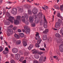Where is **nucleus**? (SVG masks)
I'll list each match as a JSON object with an SVG mask.
<instances>
[{
  "mask_svg": "<svg viewBox=\"0 0 63 63\" xmlns=\"http://www.w3.org/2000/svg\"><path fill=\"white\" fill-rule=\"evenodd\" d=\"M32 12L33 14L35 15V16L33 17L34 18H36L38 16V14L37 13L38 12V9H37L35 7L32 10Z\"/></svg>",
  "mask_w": 63,
  "mask_h": 63,
  "instance_id": "f257e3e1",
  "label": "nucleus"
},
{
  "mask_svg": "<svg viewBox=\"0 0 63 63\" xmlns=\"http://www.w3.org/2000/svg\"><path fill=\"white\" fill-rule=\"evenodd\" d=\"M20 16H16V19H18V20H14V23L15 25H17L19 23V21H20Z\"/></svg>",
  "mask_w": 63,
  "mask_h": 63,
  "instance_id": "f03ea898",
  "label": "nucleus"
},
{
  "mask_svg": "<svg viewBox=\"0 0 63 63\" xmlns=\"http://www.w3.org/2000/svg\"><path fill=\"white\" fill-rule=\"evenodd\" d=\"M24 28L25 30H26V33L27 35L30 34V30L29 27L27 26H25L24 27Z\"/></svg>",
  "mask_w": 63,
  "mask_h": 63,
  "instance_id": "7ed1b4c3",
  "label": "nucleus"
},
{
  "mask_svg": "<svg viewBox=\"0 0 63 63\" xmlns=\"http://www.w3.org/2000/svg\"><path fill=\"white\" fill-rule=\"evenodd\" d=\"M62 20L60 19H58V22L56 23L55 26V28H58L60 26V23H62Z\"/></svg>",
  "mask_w": 63,
  "mask_h": 63,
  "instance_id": "20e7f679",
  "label": "nucleus"
},
{
  "mask_svg": "<svg viewBox=\"0 0 63 63\" xmlns=\"http://www.w3.org/2000/svg\"><path fill=\"white\" fill-rule=\"evenodd\" d=\"M59 43H61L62 44H62L60 45L59 46V49L60 51L61 52H63V41L61 40V41L59 42Z\"/></svg>",
  "mask_w": 63,
  "mask_h": 63,
  "instance_id": "39448f33",
  "label": "nucleus"
},
{
  "mask_svg": "<svg viewBox=\"0 0 63 63\" xmlns=\"http://www.w3.org/2000/svg\"><path fill=\"white\" fill-rule=\"evenodd\" d=\"M17 12V9L16 8H14L12 9L11 12L12 14L16 15Z\"/></svg>",
  "mask_w": 63,
  "mask_h": 63,
  "instance_id": "423d86ee",
  "label": "nucleus"
},
{
  "mask_svg": "<svg viewBox=\"0 0 63 63\" xmlns=\"http://www.w3.org/2000/svg\"><path fill=\"white\" fill-rule=\"evenodd\" d=\"M25 17L26 19H27L25 21V23L27 25H28V23H28L29 20H28V19H28V16L27 15V14H25Z\"/></svg>",
  "mask_w": 63,
  "mask_h": 63,
  "instance_id": "0eeeda50",
  "label": "nucleus"
},
{
  "mask_svg": "<svg viewBox=\"0 0 63 63\" xmlns=\"http://www.w3.org/2000/svg\"><path fill=\"white\" fill-rule=\"evenodd\" d=\"M12 51L14 53H16L18 52V49L16 48H13L12 49Z\"/></svg>",
  "mask_w": 63,
  "mask_h": 63,
  "instance_id": "6e6552de",
  "label": "nucleus"
},
{
  "mask_svg": "<svg viewBox=\"0 0 63 63\" xmlns=\"http://www.w3.org/2000/svg\"><path fill=\"white\" fill-rule=\"evenodd\" d=\"M9 19H10L9 20V21H10L11 23H13V20L15 19V17L11 16L9 17Z\"/></svg>",
  "mask_w": 63,
  "mask_h": 63,
  "instance_id": "1a4fd4ad",
  "label": "nucleus"
},
{
  "mask_svg": "<svg viewBox=\"0 0 63 63\" xmlns=\"http://www.w3.org/2000/svg\"><path fill=\"white\" fill-rule=\"evenodd\" d=\"M36 34L35 35L36 37L35 38V39L36 40H40V36H39V33L38 32H36Z\"/></svg>",
  "mask_w": 63,
  "mask_h": 63,
  "instance_id": "9d476101",
  "label": "nucleus"
},
{
  "mask_svg": "<svg viewBox=\"0 0 63 63\" xmlns=\"http://www.w3.org/2000/svg\"><path fill=\"white\" fill-rule=\"evenodd\" d=\"M31 5H29L28 4H25L24 5V7L26 9L27 8L28 9H30L31 8Z\"/></svg>",
  "mask_w": 63,
  "mask_h": 63,
  "instance_id": "9b49d317",
  "label": "nucleus"
},
{
  "mask_svg": "<svg viewBox=\"0 0 63 63\" xmlns=\"http://www.w3.org/2000/svg\"><path fill=\"white\" fill-rule=\"evenodd\" d=\"M15 58L17 60H18L20 58V55L17 54L15 55Z\"/></svg>",
  "mask_w": 63,
  "mask_h": 63,
  "instance_id": "f8f14e48",
  "label": "nucleus"
},
{
  "mask_svg": "<svg viewBox=\"0 0 63 63\" xmlns=\"http://www.w3.org/2000/svg\"><path fill=\"white\" fill-rule=\"evenodd\" d=\"M29 18V20L30 21V22L31 23V22H33L34 21V19H33V17L32 16H30Z\"/></svg>",
  "mask_w": 63,
  "mask_h": 63,
  "instance_id": "ddd939ff",
  "label": "nucleus"
},
{
  "mask_svg": "<svg viewBox=\"0 0 63 63\" xmlns=\"http://www.w3.org/2000/svg\"><path fill=\"white\" fill-rule=\"evenodd\" d=\"M43 38L44 41L46 40L47 39V35L46 34L43 35Z\"/></svg>",
  "mask_w": 63,
  "mask_h": 63,
  "instance_id": "4468645a",
  "label": "nucleus"
},
{
  "mask_svg": "<svg viewBox=\"0 0 63 63\" xmlns=\"http://www.w3.org/2000/svg\"><path fill=\"white\" fill-rule=\"evenodd\" d=\"M32 51L33 54H36L37 53V50L35 49L32 50Z\"/></svg>",
  "mask_w": 63,
  "mask_h": 63,
  "instance_id": "2eb2a0df",
  "label": "nucleus"
},
{
  "mask_svg": "<svg viewBox=\"0 0 63 63\" xmlns=\"http://www.w3.org/2000/svg\"><path fill=\"white\" fill-rule=\"evenodd\" d=\"M19 35L20 37L21 38H23L24 36V34L23 33H19Z\"/></svg>",
  "mask_w": 63,
  "mask_h": 63,
  "instance_id": "dca6fc26",
  "label": "nucleus"
},
{
  "mask_svg": "<svg viewBox=\"0 0 63 63\" xmlns=\"http://www.w3.org/2000/svg\"><path fill=\"white\" fill-rule=\"evenodd\" d=\"M14 37L16 38V39H19V38H20V37H19V36L16 34H15L14 35Z\"/></svg>",
  "mask_w": 63,
  "mask_h": 63,
  "instance_id": "f3484780",
  "label": "nucleus"
},
{
  "mask_svg": "<svg viewBox=\"0 0 63 63\" xmlns=\"http://www.w3.org/2000/svg\"><path fill=\"white\" fill-rule=\"evenodd\" d=\"M23 10V8L22 6H20V8L19 9V11L20 12H22Z\"/></svg>",
  "mask_w": 63,
  "mask_h": 63,
  "instance_id": "a211bd4d",
  "label": "nucleus"
},
{
  "mask_svg": "<svg viewBox=\"0 0 63 63\" xmlns=\"http://www.w3.org/2000/svg\"><path fill=\"white\" fill-rule=\"evenodd\" d=\"M42 13L41 12L39 13H38V16L39 17H43V15Z\"/></svg>",
  "mask_w": 63,
  "mask_h": 63,
  "instance_id": "6ab92c4d",
  "label": "nucleus"
},
{
  "mask_svg": "<svg viewBox=\"0 0 63 63\" xmlns=\"http://www.w3.org/2000/svg\"><path fill=\"white\" fill-rule=\"evenodd\" d=\"M33 47V45L32 44H31L30 46L28 47V49L29 50H31V49Z\"/></svg>",
  "mask_w": 63,
  "mask_h": 63,
  "instance_id": "aec40b11",
  "label": "nucleus"
},
{
  "mask_svg": "<svg viewBox=\"0 0 63 63\" xmlns=\"http://www.w3.org/2000/svg\"><path fill=\"white\" fill-rule=\"evenodd\" d=\"M54 7L56 9H57V10H59V8L58 6L57 5H54Z\"/></svg>",
  "mask_w": 63,
  "mask_h": 63,
  "instance_id": "412c9836",
  "label": "nucleus"
},
{
  "mask_svg": "<svg viewBox=\"0 0 63 63\" xmlns=\"http://www.w3.org/2000/svg\"><path fill=\"white\" fill-rule=\"evenodd\" d=\"M21 43V41L19 40H18L16 43V45H20V44Z\"/></svg>",
  "mask_w": 63,
  "mask_h": 63,
  "instance_id": "4be33fe9",
  "label": "nucleus"
},
{
  "mask_svg": "<svg viewBox=\"0 0 63 63\" xmlns=\"http://www.w3.org/2000/svg\"><path fill=\"white\" fill-rule=\"evenodd\" d=\"M23 43L24 47H26L27 45V44L25 41H23Z\"/></svg>",
  "mask_w": 63,
  "mask_h": 63,
  "instance_id": "5701e85b",
  "label": "nucleus"
},
{
  "mask_svg": "<svg viewBox=\"0 0 63 63\" xmlns=\"http://www.w3.org/2000/svg\"><path fill=\"white\" fill-rule=\"evenodd\" d=\"M55 36L58 38H60L61 37V35L58 33H56L55 34Z\"/></svg>",
  "mask_w": 63,
  "mask_h": 63,
  "instance_id": "b1692460",
  "label": "nucleus"
},
{
  "mask_svg": "<svg viewBox=\"0 0 63 63\" xmlns=\"http://www.w3.org/2000/svg\"><path fill=\"white\" fill-rule=\"evenodd\" d=\"M22 21L23 22H25V17L24 16H23L22 17Z\"/></svg>",
  "mask_w": 63,
  "mask_h": 63,
  "instance_id": "393cba45",
  "label": "nucleus"
},
{
  "mask_svg": "<svg viewBox=\"0 0 63 63\" xmlns=\"http://www.w3.org/2000/svg\"><path fill=\"white\" fill-rule=\"evenodd\" d=\"M43 59H44V58L43 57H41L40 58L39 60L40 63H41V62H42V61Z\"/></svg>",
  "mask_w": 63,
  "mask_h": 63,
  "instance_id": "a878e982",
  "label": "nucleus"
},
{
  "mask_svg": "<svg viewBox=\"0 0 63 63\" xmlns=\"http://www.w3.org/2000/svg\"><path fill=\"white\" fill-rule=\"evenodd\" d=\"M9 31L10 32V34H12L13 33V30L11 29H9Z\"/></svg>",
  "mask_w": 63,
  "mask_h": 63,
  "instance_id": "bb28decb",
  "label": "nucleus"
},
{
  "mask_svg": "<svg viewBox=\"0 0 63 63\" xmlns=\"http://www.w3.org/2000/svg\"><path fill=\"white\" fill-rule=\"evenodd\" d=\"M10 15H11L9 13V12H6V15L7 16H10Z\"/></svg>",
  "mask_w": 63,
  "mask_h": 63,
  "instance_id": "cd10ccee",
  "label": "nucleus"
},
{
  "mask_svg": "<svg viewBox=\"0 0 63 63\" xmlns=\"http://www.w3.org/2000/svg\"><path fill=\"white\" fill-rule=\"evenodd\" d=\"M28 14L30 15H31V13H32V12L31 11V10L30 9H29L28 10Z\"/></svg>",
  "mask_w": 63,
  "mask_h": 63,
  "instance_id": "c85d7f7f",
  "label": "nucleus"
},
{
  "mask_svg": "<svg viewBox=\"0 0 63 63\" xmlns=\"http://www.w3.org/2000/svg\"><path fill=\"white\" fill-rule=\"evenodd\" d=\"M35 23H37H37H39V20H37V19H35Z\"/></svg>",
  "mask_w": 63,
  "mask_h": 63,
  "instance_id": "c756f323",
  "label": "nucleus"
},
{
  "mask_svg": "<svg viewBox=\"0 0 63 63\" xmlns=\"http://www.w3.org/2000/svg\"><path fill=\"white\" fill-rule=\"evenodd\" d=\"M48 32V30L46 29L45 31H44L43 32V33H47V32Z\"/></svg>",
  "mask_w": 63,
  "mask_h": 63,
  "instance_id": "7c9ffc66",
  "label": "nucleus"
},
{
  "mask_svg": "<svg viewBox=\"0 0 63 63\" xmlns=\"http://www.w3.org/2000/svg\"><path fill=\"white\" fill-rule=\"evenodd\" d=\"M8 52H7L5 50L3 51V54H7Z\"/></svg>",
  "mask_w": 63,
  "mask_h": 63,
  "instance_id": "2f4dec72",
  "label": "nucleus"
},
{
  "mask_svg": "<svg viewBox=\"0 0 63 63\" xmlns=\"http://www.w3.org/2000/svg\"><path fill=\"white\" fill-rule=\"evenodd\" d=\"M3 50V47L2 46H0V52H1Z\"/></svg>",
  "mask_w": 63,
  "mask_h": 63,
  "instance_id": "473e14b6",
  "label": "nucleus"
},
{
  "mask_svg": "<svg viewBox=\"0 0 63 63\" xmlns=\"http://www.w3.org/2000/svg\"><path fill=\"white\" fill-rule=\"evenodd\" d=\"M44 17H43V19H44V21L46 23L47 22V20H46V17H45V15H44Z\"/></svg>",
  "mask_w": 63,
  "mask_h": 63,
  "instance_id": "72a5a7b5",
  "label": "nucleus"
},
{
  "mask_svg": "<svg viewBox=\"0 0 63 63\" xmlns=\"http://www.w3.org/2000/svg\"><path fill=\"white\" fill-rule=\"evenodd\" d=\"M38 40L37 42L38 44H40L41 43V41H42V40H40V39L39 40Z\"/></svg>",
  "mask_w": 63,
  "mask_h": 63,
  "instance_id": "f704fd0d",
  "label": "nucleus"
},
{
  "mask_svg": "<svg viewBox=\"0 0 63 63\" xmlns=\"http://www.w3.org/2000/svg\"><path fill=\"white\" fill-rule=\"evenodd\" d=\"M23 59H24V58H23L22 57L19 60V61L20 62H21L23 60Z\"/></svg>",
  "mask_w": 63,
  "mask_h": 63,
  "instance_id": "c9c22d12",
  "label": "nucleus"
},
{
  "mask_svg": "<svg viewBox=\"0 0 63 63\" xmlns=\"http://www.w3.org/2000/svg\"><path fill=\"white\" fill-rule=\"evenodd\" d=\"M35 47H40V45L36 43L35 44Z\"/></svg>",
  "mask_w": 63,
  "mask_h": 63,
  "instance_id": "e433bc0d",
  "label": "nucleus"
},
{
  "mask_svg": "<svg viewBox=\"0 0 63 63\" xmlns=\"http://www.w3.org/2000/svg\"><path fill=\"white\" fill-rule=\"evenodd\" d=\"M6 10L5 9H4L3 10V15H4L5 14V13H6Z\"/></svg>",
  "mask_w": 63,
  "mask_h": 63,
  "instance_id": "4c0bfd02",
  "label": "nucleus"
},
{
  "mask_svg": "<svg viewBox=\"0 0 63 63\" xmlns=\"http://www.w3.org/2000/svg\"><path fill=\"white\" fill-rule=\"evenodd\" d=\"M60 33L63 35V29H61V31L60 32Z\"/></svg>",
  "mask_w": 63,
  "mask_h": 63,
  "instance_id": "58836bf2",
  "label": "nucleus"
},
{
  "mask_svg": "<svg viewBox=\"0 0 63 63\" xmlns=\"http://www.w3.org/2000/svg\"><path fill=\"white\" fill-rule=\"evenodd\" d=\"M5 51H7V52H8V51H9V49H8V48L7 47H6L5 48Z\"/></svg>",
  "mask_w": 63,
  "mask_h": 63,
  "instance_id": "ea45409f",
  "label": "nucleus"
},
{
  "mask_svg": "<svg viewBox=\"0 0 63 63\" xmlns=\"http://www.w3.org/2000/svg\"><path fill=\"white\" fill-rule=\"evenodd\" d=\"M44 28H47V24H45V23H44Z\"/></svg>",
  "mask_w": 63,
  "mask_h": 63,
  "instance_id": "a19ab883",
  "label": "nucleus"
},
{
  "mask_svg": "<svg viewBox=\"0 0 63 63\" xmlns=\"http://www.w3.org/2000/svg\"><path fill=\"white\" fill-rule=\"evenodd\" d=\"M32 25L33 26L35 27L36 25V24L34 23H32Z\"/></svg>",
  "mask_w": 63,
  "mask_h": 63,
  "instance_id": "79ce46f5",
  "label": "nucleus"
},
{
  "mask_svg": "<svg viewBox=\"0 0 63 63\" xmlns=\"http://www.w3.org/2000/svg\"><path fill=\"white\" fill-rule=\"evenodd\" d=\"M63 8V5H61L60 7V9L61 10H62Z\"/></svg>",
  "mask_w": 63,
  "mask_h": 63,
  "instance_id": "37998d69",
  "label": "nucleus"
},
{
  "mask_svg": "<svg viewBox=\"0 0 63 63\" xmlns=\"http://www.w3.org/2000/svg\"><path fill=\"white\" fill-rule=\"evenodd\" d=\"M38 54H40V55H41V54H43V52H38Z\"/></svg>",
  "mask_w": 63,
  "mask_h": 63,
  "instance_id": "c03bdc74",
  "label": "nucleus"
},
{
  "mask_svg": "<svg viewBox=\"0 0 63 63\" xmlns=\"http://www.w3.org/2000/svg\"><path fill=\"white\" fill-rule=\"evenodd\" d=\"M19 53L20 54H21V55H22V54H23V52L21 51H19Z\"/></svg>",
  "mask_w": 63,
  "mask_h": 63,
  "instance_id": "a18cd8bd",
  "label": "nucleus"
},
{
  "mask_svg": "<svg viewBox=\"0 0 63 63\" xmlns=\"http://www.w3.org/2000/svg\"><path fill=\"white\" fill-rule=\"evenodd\" d=\"M40 50H43V51H45V49L44 48H40Z\"/></svg>",
  "mask_w": 63,
  "mask_h": 63,
  "instance_id": "49530a36",
  "label": "nucleus"
},
{
  "mask_svg": "<svg viewBox=\"0 0 63 63\" xmlns=\"http://www.w3.org/2000/svg\"><path fill=\"white\" fill-rule=\"evenodd\" d=\"M13 30H15L16 29V27H14L13 28Z\"/></svg>",
  "mask_w": 63,
  "mask_h": 63,
  "instance_id": "de8ad7c7",
  "label": "nucleus"
},
{
  "mask_svg": "<svg viewBox=\"0 0 63 63\" xmlns=\"http://www.w3.org/2000/svg\"><path fill=\"white\" fill-rule=\"evenodd\" d=\"M38 61L36 60H34L33 62L34 63H38Z\"/></svg>",
  "mask_w": 63,
  "mask_h": 63,
  "instance_id": "09e8293b",
  "label": "nucleus"
},
{
  "mask_svg": "<svg viewBox=\"0 0 63 63\" xmlns=\"http://www.w3.org/2000/svg\"><path fill=\"white\" fill-rule=\"evenodd\" d=\"M44 6L45 8H46V9L47 10L48 9V6H47L46 5H44Z\"/></svg>",
  "mask_w": 63,
  "mask_h": 63,
  "instance_id": "8fccbe9b",
  "label": "nucleus"
},
{
  "mask_svg": "<svg viewBox=\"0 0 63 63\" xmlns=\"http://www.w3.org/2000/svg\"><path fill=\"white\" fill-rule=\"evenodd\" d=\"M57 16L58 17H60V14L59 13L58 14Z\"/></svg>",
  "mask_w": 63,
  "mask_h": 63,
  "instance_id": "3c124183",
  "label": "nucleus"
},
{
  "mask_svg": "<svg viewBox=\"0 0 63 63\" xmlns=\"http://www.w3.org/2000/svg\"><path fill=\"white\" fill-rule=\"evenodd\" d=\"M35 58L36 59H38V58H39V57L38 56H36L35 57Z\"/></svg>",
  "mask_w": 63,
  "mask_h": 63,
  "instance_id": "603ef678",
  "label": "nucleus"
},
{
  "mask_svg": "<svg viewBox=\"0 0 63 63\" xmlns=\"http://www.w3.org/2000/svg\"><path fill=\"white\" fill-rule=\"evenodd\" d=\"M22 63H26V60H24L22 62Z\"/></svg>",
  "mask_w": 63,
  "mask_h": 63,
  "instance_id": "864d4df0",
  "label": "nucleus"
},
{
  "mask_svg": "<svg viewBox=\"0 0 63 63\" xmlns=\"http://www.w3.org/2000/svg\"><path fill=\"white\" fill-rule=\"evenodd\" d=\"M57 52L58 54H59V55H60V52H59V51Z\"/></svg>",
  "mask_w": 63,
  "mask_h": 63,
  "instance_id": "5fc2aeb1",
  "label": "nucleus"
},
{
  "mask_svg": "<svg viewBox=\"0 0 63 63\" xmlns=\"http://www.w3.org/2000/svg\"><path fill=\"white\" fill-rule=\"evenodd\" d=\"M18 32H21V31L20 29H19L18 30Z\"/></svg>",
  "mask_w": 63,
  "mask_h": 63,
  "instance_id": "6e6d98bb",
  "label": "nucleus"
},
{
  "mask_svg": "<svg viewBox=\"0 0 63 63\" xmlns=\"http://www.w3.org/2000/svg\"><path fill=\"white\" fill-rule=\"evenodd\" d=\"M27 2H29V3H30L32 2V1H30L29 0H27Z\"/></svg>",
  "mask_w": 63,
  "mask_h": 63,
  "instance_id": "4d7b16f0",
  "label": "nucleus"
},
{
  "mask_svg": "<svg viewBox=\"0 0 63 63\" xmlns=\"http://www.w3.org/2000/svg\"><path fill=\"white\" fill-rule=\"evenodd\" d=\"M53 18H52V21H54V16H53Z\"/></svg>",
  "mask_w": 63,
  "mask_h": 63,
  "instance_id": "13d9d810",
  "label": "nucleus"
},
{
  "mask_svg": "<svg viewBox=\"0 0 63 63\" xmlns=\"http://www.w3.org/2000/svg\"><path fill=\"white\" fill-rule=\"evenodd\" d=\"M11 8V7H9L8 8V7H6L5 8V9H10Z\"/></svg>",
  "mask_w": 63,
  "mask_h": 63,
  "instance_id": "bf43d9fd",
  "label": "nucleus"
},
{
  "mask_svg": "<svg viewBox=\"0 0 63 63\" xmlns=\"http://www.w3.org/2000/svg\"><path fill=\"white\" fill-rule=\"evenodd\" d=\"M11 56L12 57H14V55L12 54L11 55Z\"/></svg>",
  "mask_w": 63,
  "mask_h": 63,
  "instance_id": "052dcab7",
  "label": "nucleus"
},
{
  "mask_svg": "<svg viewBox=\"0 0 63 63\" xmlns=\"http://www.w3.org/2000/svg\"><path fill=\"white\" fill-rule=\"evenodd\" d=\"M42 8L43 10H45V11H46V9L44 7H42Z\"/></svg>",
  "mask_w": 63,
  "mask_h": 63,
  "instance_id": "680f3d73",
  "label": "nucleus"
},
{
  "mask_svg": "<svg viewBox=\"0 0 63 63\" xmlns=\"http://www.w3.org/2000/svg\"><path fill=\"white\" fill-rule=\"evenodd\" d=\"M40 5V4L39 3H36L35 4V5H36V6H39Z\"/></svg>",
  "mask_w": 63,
  "mask_h": 63,
  "instance_id": "e2e57ef3",
  "label": "nucleus"
},
{
  "mask_svg": "<svg viewBox=\"0 0 63 63\" xmlns=\"http://www.w3.org/2000/svg\"><path fill=\"white\" fill-rule=\"evenodd\" d=\"M44 47L45 48H46V47H46V44H44Z\"/></svg>",
  "mask_w": 63,
  "mask_h": 63,
  "instance_id": "0e129e2a",
  "label": "nucleus"
},
{
  "mask_svg": "<svg viewBox=\"0 0 63 63\" xmlns=\"http://www.w3.org/2000/svg\"><path fill=\"white\" fill-rule=\"evenodd\" d=\"M7 3H9V4L10 3H12L10 2V1H7Z\"/></svg>",
  "mask_w": 63,
  "mask_h": 63,
  "instance_id": "69168bd1",
  "label": "nucleus"
},
{
  "mask_svg": "<svg viewBox=\"0 0 63 63\" xmlns=\"http://www.w3.org/2000/svg\"><path fill=\"white\" fill-rule=\"evenodd\" d=\"M13 27V25H10L9 26V27H10L11 28H12Z\"/></svg>",
  "mask_w": 63,
  "mask_h": 63,
  "instance_id": "338daca9",
  "label": "nucleus"
},
{
  "mask_svg": "<svg viewBox=\"0 0 63 63\" xmlns=\"http://www.w3.org/2000/svg\"><path fill=\"white\" fill-rule=\"evenodd\" d=\"M50 60L51 62L52 61V58L50 59Z\"/></svg>",
  "mask_w": 63,
  "mask_h": 63,
  "instance_id": "774afa93",
  "label": "nucleus"
}]
</instances>
